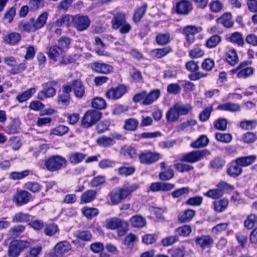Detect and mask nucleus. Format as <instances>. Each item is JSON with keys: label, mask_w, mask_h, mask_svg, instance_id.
<instances>
[{"label": "nucleus", "mask_w": 257, "mask_h": 257, "mask_svg": "<svg viewBox=\"0 0 257 257\" xmlns=\"http://www.w3.org/2000/svg\"><path fill=\"white\" fill-rule=\"evenodd\" d=\"M48 13H42L37 19L31 18L29 21L21 22L19 24V29L22 31L34 32L43 28L46 24Z\"/></svg>", "instance_id": "1"}, {"label": "nucleus", "mask_w": 257, "mask_h": 257, "mask_svg": "<svg viewBox=\"0 0 257 257\" xmlns=\"http://www.w3.org/2000/svg\"><path fill=\"white\" fill-rule=\"evenodd\" d=\"M67 160L60 155H53L45 162L46 168L50 172H56L67 167Z\"/></svg>", "instance_id": "2"}, {"label": "nucleus", "mask_w": 257, "mask_h": 257, "mask_svg": "<svg viewBox=\"0 0 257 257\" xmlns=\"http://www.w3.org/2000/svg\"><path fill=\"white\" fill-rule=\"evenodd\" d=\"M105 226L112 230L118 229L119 236L124 235L127 231V223L117 217L111 218L105 220Z\"/></svg>", "instance_id": "3"}, {"label": "nucleus", "mask_w": 257, "mask_h": 257, "mask_svg": "<svg viewBox=\"0 0 257 257\" xmlns=\"http://www.w3.org/2000/svg\"><path fill=\"white\" fill-rule=\"evenodd\" d=\"M30 242L22 240L12 241L10 244L8 249L9 257H18L20 252L24 249L30 246Z\"/></svg>", "instance_id": "4"}, {"label": "nucleus", "mask_w": 257, "mask_h": 257, "mask_svg": "<svg viewBox=\"0 0 257 257\" xmlns=\"http://www.w3.org/2000/svg\"><path fill=\"white\" fill-rule=\"evenodd\" d=\"M101 113L97 110H88L82 119V125L85 128L89 127L95 124L101 118Z\"/></svg>", "instance_id": "5"}, {"label": "nucleus", "mask_w": 257, "mask_h": 257, "mask_svg": "<svg viewBox=\"0 0 257 257\" xmlns=\"http://www.w3.org/2000/svg\"><path fill=\"white\" fill-rule=\"evenodd\" d=\"M207 154L206 150L193 151L183 155L180 159V161L193 163L201 160Z\"/></svg>", "instance_id": "6"}, {"label": "nucleus", "mask_w": 257, "mask_h": 257, "mask_svg": "<svg viewBox=\"0 0 257 257\" xmlns=\"http://www.w3.org/2000/svg\"><path fill=\"white\" fill-rule=\"evenodd\" d=\"M140 162L143 164L151 165L157 162L160 158V154L157 152L145 151L139 155Z\"/></svg>", "instance_id": "7"}, {"label": "nucleus", "mask_w": 257, "mask_h": 257, "mask_svg": "<svg viewBox=\"0 0 257 257\" xmlns=\"http://www.w3.org/2000/svg\"><path fill=\"white\" fill-rule=\"evenodd\" d=\"M126 92V87L121 84L108 90L105 93V96L109 99L115 100L121 98Z\"/></svg>", "instance_id": "8"}, {"label": "nucleus", "mask_w": 257, "mask_h": 257, "mask_svg": "<svg viewBox=\"0 0 257 257\" xmlns=\"http://www.w3.org/2000/svg\"><path fill=\"white\" fill-rule=\"evenodd\" d=\"M4 62L8 66L13 67L11 73L13 74L19 73L26 69V63H22L17 65L16 59L13 56H7L4 58Z\"/></svg>", "instance_id": "9"}, {"label": "nucleus", "mask_w": 257, "mask_h": 257, "mask_svg": "<svg viewBox=\"0 0 257 257\" xmlns=\"http://www.w3.org/2000/svg\"><path fill=\"white\" fill-rule=\"evenodd\" d=\"M31 194L25 190L17 191L13 196V201L17 205L21 206L28 203L31 198Z\"/></svg>", "instance_id": "10"}, {"label": "nucleus", "mask_w": 257, "mask_h": 257, "mask_svg": "<svg viewBox=\"0 0 257 257\" xmlns=\"http://www.w3.org/2000/svg\"><path fill=\"white\" fill-rule=\"evenodd\" d=\"M74 26L78 31H82L88 28L90 20L86 16L76 15L73 18Z\"/></svg>", "instance_id": "11"}, {"label": "nucleus", "mask_w": 257, "mask_h": 257, "mask_svg": "<svg viewBox=\"0 0 257 257\" xmlns=\"http://www.w3.org/2000/svg\"><path fill=\"white\" fill-rule=\"evenodd\" d=\"M90 68L95 72L105 74L110 73L113 71V68L111 65L97 62L91 63Z\"/></svg>", "instance_id": "12"}, {"label": "nucleus", "mask_w": 257, "mask_h": 257, "mask_svg": "<svg viewBox=\"0 0 257 257\" xmlns=\"http://www.w3.org/2000/svg\"><path fill=\"white\" fill-rule=\"evenodd\" d=\"M192 10L191 3L186 0H181L176 4L175 11L178 14L186 15Z\"/></svg>", "instance_id": "13"}, {"label": "nucleus", "mask_w": 257, "mask_h": 257, "mask_svg": "<svg viewBox=\"0 0 257 257\" xmlns=\"http://www.w3.org/2000/svg\"><path fill=\"white\" fill-rule=\"evenodd\" d=\"M254 69L248 67L246 62L241 63L239 65V71L237 74L238 78H246L253 75Z\"/></svg>", "instance_id": "14"}, {"label": "nucleus", "mask_w": 257, "mask_h": 257, "mask_svg": "<svg viewBox=\"0 0 257 257\" xmlns=\"http://www.w3.org/2000/svg\"><path fill=\"white\" fill-rule=\"evenodd\" d=\"M201 30V28H197L192 26H187L183 30V34L186 36L187 41L192 43L194 41V35Z\"/></svg>", "instance_id": "15"}, {"label": "nucleus", "mask_w": 257, "mask_h": 257, "mask_svg": "<svg viewBox=\"0 0 257 257\" xmlns=\"http://www.w3.org/2000/svg\"><path fill=\"white\" fill-rule=\"evenodd\" d=\"M195 242L201 248L205 249L210 247L213 243V239L209 235H202L196 237Z\"/></svg>", "instance_id": "16"}, {"label": "nucleus", "mask_w": 257, "mask_h": 257, "mask_svg": "<svg viewBox=\"0 0 257 257\" xmlns=\"http://www.w3.org/2000/svg\"><path fill=\"white\" fill-rule=\"evenodd\" d=\"M64 52L61 48L56 46H52L49 49L48 56L50 59L54 61H57L62 58Z\"/></svg>", "instance_id": "17"}, {"label": "nucleus", "mask_w": 257, "mask_h": 257, "mask_svg": "<svg viewBox=\"0 0 257 257\" xmlns=\"http://www.w3.org/2000/svg\"><path fill=\"white\" fill-rule=\"evenodd\" d=\"M160 95V91L159 89H155L147 93L146 91L145 99L142 101L144 105H148L157 100Z\"/></svg>", "instance_id": "18"}, {"label": "nucleus", "mask_w": 257, "mask_h": 257, "mask_svg": "<svg viewBox=\"0 0 257 257\" xmlns=\"http://www.w3.org/2000/svg\"><path fill=\"white\" fill-rule=\"evenodd\" d=\"M43 90L39 92L37 98L40 100H44L46 98L52 97L56 94V89L52 87H45L42 85Z\"/></svg>", "instance_id": "19"}, {"label": "nucleus", "mask_w": 257, "mask_h": 257, "mask_svg": "<svg viewBox=\"0 0 257 257\" xmlns=\"http://www.w3.org/2000/svg\"><path fill=\"white\" fill-rule=\"evenodd\" d=\"M138 188L137 184H127L121 188H118L122 199L124 200L130 196L131 193L136 191Z\"/></svg>", "instance_id": "20"}, {"label": "nucleus", "mask_w": 257, "mask_h": 257, "mask_svg": "<svg viewBox=\"0 0 257 257\" xmlns=\"http://www.w3.org/2000/svg\"><path fill=\"white\" fill-rule=\"evenodd\" d=\"M217 22L227 28H231L234 24L232 15L230 13L224 14L221 17L217 19Z\"/></svg>", "instance_id": "21"}, {"label": "nucleus", "mask_w": 257, "mask_h": 257, "mask_svg": "<svg viewBox=\"0 0 257 257\" xmlns=\"http://www.w3.org/2000/svg\"><path fill=\"white\" fill-rule=\"evenodd\" d=\"M242 172V169L236 160L232 162L231 165L227 170V174L232 177H236L239 176Z\"/></svg>", "instance_id": "22"}, {"label": "nucleus", "mask_w": 257, "mask_h": 257, "mask_svg": "<svg viewBox=\"0 0 257 257\" xmlns=\"http://www.w3.org/2000/svg\"><path fill=\"white\" fill-rule=\"evenodd\" d=\"M256 156L250 155L238 157L235 160L238 164L241 167H245L252 165L256 160Z\"/></svg>", "instance_id": "23"}, {"label": "nucleus", "mask_w": 257, "mask_h": 257, "mask_svg": "<svg viewBox=\"0 0 257 257\" xmlns=\"http://www.w3.org/2000/svg\"><path fill=\"white\" fill-rule=\"evenodd\" d=\"M195 214V211L194 210L188 209L179 213L178 218L179 221L181 222H186L190 221Z\"/></svg>", "instance_id": "24"}, {"label": "nucleus", "mask_w": 257, "mask_h": 257, "mask_svg": "<svg viewBox=\"0 0 257 257\" xmlns=\"http://www.w3.org/2000/svg\"><path fill=\"white\" fill-rule=\"evenodd\" d=\"M97 145L101 147L108 148L112 146L115 143V141L105 136L99 137L96 141Z\"/></svg>", "instance_id": "25"}, {"label": "nucleus", "mask_w": 257, "mask_h": 257, "mask_svg": "<svg viewBox=\"0 0 257 257\" xmlns=\"http://www.w3.org/2000/svg\"><path fill=\"white\" fill-rule=\"evenodd\" d=\"M36 89L34 87L31 88L22 93L18 94L16 100L19 102L22 103L30 99L35 93Z\"/></svg>", "instance_id": "26"}, {"label": "nucleus", "mask_w": 257, "mask_h": 257, "mask_svg": "<svg viewBox=\"0 0 257 257\" xmlns=\"http://www.w3.org/2000/svg\"><path fill=\"white\" fill-rule=\"evenodd\" d=\"M240 105L233 102H227L220 104L217 106V109L221 110L236 112L240 110Z\"/></svg>", "instance_id": "27"}, {"label": "nucleus", "mask_w": 257, "mask_h": 257, "mask_svg": "<svg viewBox=\"0 0 257 257\" xmlns=\"http://www.w3.org/2000/svg\"><path fill=\"white\" fill-rule=\"evenodd\" d=\"M86 155L80 152H72L68 156L69 162L72 164H77L81 162L85 158Z\"/></svg>", "instance_id": "28"}, {"label": "nucleus", "mask_w": 257, "mask_h": 257, "mask_svg": "<svg viewBox=\"0 0 257 257\" xmlns=\"http://www.w3.org/2000/svg\"><path fill=\"white\" fill-rule=\"evenodd\" d=\"M72 86L74 93L76 97H82L85 92V88L80 80H75L72 82Z\"/></svg>", "instance_id": "29"}, {"label": "nucleus", "mask_w": 257, "mask_h": 257, "mask_svg": "<svg viewBox=\"0 0 257 257\" xmlns=\"http://www.w3.org/2000/svg\"><path fill=\"white\" fill-rule=\"evenodd\" d=\"M125 16L122 13L116 14L112 20V27L114 29H118L121 25L126 23Z\"/></svg>", "instance_id": "30"}, {"label": "nucleus", "mask_w": 257, "mask_h": 257, "mask_svg": "<svg viewBox=\"0 0 257 257\" xmlns=\"http://www.w3.org/2000/svg\"><path fill=\"white\" fill-rule=\"evenodd\" d=\"M25 229V227L23 225H17L11 227L8 232V235L10 238H15L21 234Z\"/></svg>", "instance_id": "31"}, {"label": "nucleus", "mask_w": 257, "mask_h": 257, "mask_svg": "<svg viewBox=\"0 0 257 257\" xmlns=\"http://www.w3.org/2000/svg\"><path fill=\"white\" fill-rule=\"evenodd\" d=\"M71 249L70 243L67 241L58 242L55 246V251L59 254H63L68 251Z\"/></svg>", "instance_id": "32"}, {"label": "nucleus", "mask_w": 257, "mask_h": 257, "mask_svg": "<svg viewBox=\"0 0 257 257\" xmlns=\"http://www.w3.org/2000/svg\"><path fill=\"white\" fill-rule=\"evenodd\" d=\"M228 205V200L225 198L213 202L214 209L218 212L223 211L227 207Z\"/></svg>", "instance_id": "33"}, {"label": "nucleus", "mask_w": 257, "mask_h": 257, "mask_svg": "<svg viewBox=\"0 0 257 257\" xmlns=\"http://www.w3.org/2000/svg\"><path fill=\"white\" fill-rule=\"evenodd\" d=\"M226 59L228 63L232 66H234L238 63L239 59L236 51L234 49H231L227 52Z\"/></svg>", "instance_id": "34"}, {"label": "nucleus", "mask_w": 257, "mask_h": 257, "mask_svg": "<svg viewBox=\"0 0 257 257\" xmlns=\"http://www.w3.org/2000/svg\"><path fill=\"white\" fill-rule=\"evenodd\" d=\"M227 39L230 42L239 46H243L244 45V40L242 35L239 32L233 33Z\"/></svg>", "instance_id": "35"}, {"label": "nucleus", "mask_w": 257, "mask_h": 257, "mask_svg": "<svg viewBox=\"0 0 257 257\" xmlns=\"http://www.w3.org/2000/svg\"><path fill=\"white\" fill-rule=\"evenodd\" d=\"M109 197L113 205H116L123 200L118 188L112 190L109 193Z\"/></svg>", "instance_id": "36"}, {"label": "nucleus", "mask_w": 257, "mask_h": 257, "mask_svg": "<svg viewBox=\"0 0 257 257\" xmlns=\"http://www.w3.org/2000/svg\"><path fill=\"white\" fill-rule=\"evenodd\" d=\"M139 124V121L134 118H130L124 121L123 128L127 131H135L137 130Z\"/></svg>", "instance_id": "37"}, {"label": "nucleus", "mask_w": 257, "mask_h": 257, "mask_svg": "<svg viewBox=\"0 0 257 257\" xmlns=\"http://www.w3.org/2000/svg\"><path fill=\"white\" fill-rule=\"evenodd\" d=\"M96 192L93 190H89L84 193L81 196V200L84 203H88L94 200L96 198Z\"/></svg>", "instance_id": "38"}, {"label": "nucleus", "mask_w": 257, "mask_h": 257, "mask_svg": "<svg viewBox=\"0 0 257 257\" xmlns=\"http://www.w3.org/2000/svg\"><path fill=\"white\" fill-rule=\"evenodd\" d=\"M209 140L206 136L202 135L196 141L191 144V146L194 148H199L205 147L208 143Z\"/></svg>", "instance_id": "39"}, {"label": "nucleus", "mask_w": 257, "mask_h": 257, "mask_svg": "<svg viewBox=\"0 0 257 257\" xmlns=\"http://www.w3.org/2000/svg\"><path fill=\"white\" fill-rule=\"evenodd\" d=\"M131 224L135 227L140 228L144 227L146 224L145 219L140 215H136L130 219Z\"/></svg>", "instance_id": "40"}, {"label": "nucleus", "mask_w": 257, "mask_h": 257, "mask_svg": "<svg viewBox=\"0 0 257 257\" xmlns=\"http://www.w3.org/2000/svg\"><path fill=\"white\" fill-rule=\"evenodd\" d=\"M179 114L175 105H174L166 113V118L168 121L174 122L179 117Z\"/></svg>", "instance_id": "41"}, {"label": "nucleus", "mask_w": 257, "mask_h": 257, "mask_svg": "<svg viewBox=\"0 0 257 257\" xmlns=\"http://www.w3.org/2000/svg\"><path fill=\"white\" fill-rule=\"evenodd\" d=\"M224 191H223L222 189L216 188L209 190L207 192L204 193V195L209 198L216 199L222 197Z\"/></svg>", "instance_id": "42"}, {"label": "nucleus", "mask_w": 257, "mask_h": 257, "mask_svg": "<svg viewBox=\"0 0 257 257\" xmlns=\"http://www.w3.org/2000/svg\"><path fill=\"white\" fill-rule=\"evenodd\" d=\"M178 111L179 115H185L192 110V106L188 104H183L181 103H176L174 105Z\"/></svg>", "instance_id": "43"}, {"label": "nucleus", "mask_w": 257, "mask_h": 257, "mask_svg": "<svg viewBox=\"0 0 257 257\" xmlns=\"http://www.w3.org/2000/svg\"><path fill=\"white\" fill-rule=\"evenodd\" d=\"M74 236L82 240L89 241L92 238V235L90 231L87 230H78L74 233Z\"/></svg>", "instance_id": "44"}, {"label": "nucleus", "mask_w": 257, "mask_h": 257, "mask_svg": "<svg viewBox=\"0 0 257 257\" xmlns=\"http://www.w3.org/2000/svg\"><path fill=\"white\" fill-rule=\"evenodd\" d=\"M257 223V215L254 214L249 215L244 220V224L248 229H251Z\"/></svg>", "instance_id": "45"}, {"label": "nucleus", "mask_w": 257, "mask_h": 257, "mask_svg": "<svg viewBox=\"0 0 257 257\" xmlns=\"http://www.w3.org/2000/svg\"><path fill=\"white\" fill-rule=\"evenodd\" d=\"M221 41V38L218 35H213L208 39L206 46L208 48L215 47Z\"/></svg>", "instance_id": "46"}, {"label": "nucleus", "mask_w": 257, "mask_h": 257, "mask_svg": "<svg viewBox=\"0 0 257 257\" xmlns=\"http://www.w3.org/2000/svg\"><path fill=\"white\" fill-rule=\"evenodd\" d=\"M156 41L160 45L167 44L170 41V35L168 33H160L156 37Z\"/></svg>", "instance_id": "47"}, {"label": "nucleus", "mask_w": 257, "mask_h": 257, "mask_svg": "<svg viewBox=\"0 0 257 257\" xmlns=\"http://www.w3.org/2000/svg\"><path fill=\"white\" fill-rule=\"evenodd\" d=\"M21 39V35L19 33H12L6 37L5 41L8 43L15 45L20 41Z\"/></svg>", "instance_id": "48"}, {"label": "nucleus", "mask_w": 257, "mask_h": 257, "mask_svg": "<svg viewBox=\"0 0 257 257\" xmlns=\"http://www.w3.org/2000/svg\"><path fill=\"white\" fill-rule=\"evenodd\" d=\"M171 51L170 47H166L161 49H156L152 51L153 55L157 58H162Z\"/></svg>", "instance_id": "49"}, {"label": "nucleus", "mask_w": 257, "mask_h": 257, "mask_svg": "<svg viewBox=\"0 0 257 257\" xmlns=\"http://www.w3.org/2000/svg\"><path fill=\"white\" fill-rule=\"evenodd\" d=\"M147 5L145 4L139 8L135 12L134 15V20L135 22H139L143 18L146 13Z\"/></svg>", "instance_id": "50"}, {"label": "nucleus", "mask_w": 257, "mask_h": 257, "mask_svg": "<svg viewBox=\"0 0 257 257\" xmlns=\"http://www.w3.org/2000/svg\"><path fill=\"white\" fill-rule=\"evenodd\" d=\"M81 210L83 214L89 219L96 216L98 213V209L95 208L84 207Z\"/></svg>", "instance_id": "51"}, {"label": "nucleus", "mask_w": 257, "mask_h": 257, "mask_svg": "<svg viewBox=\"0 0 257 257\" xmlns=\"http://www.w3.org/2000/svg\"><path fill=\"white\" fill-rule=\"evenodd\" d=\"M59 231L58 226L54 223H51L46 225L44 232L47 235L52 236L58 232Z\"/></svg>", "instance_id": "52"}, {"label": "nucleus", "mask_w": 257, "mask_h": 257, "mask_svg": "<svg viewBox=\"0 0 257 257\" xmlns=\"http://www.w3.org/2000/svg\"><path fill=\"white\" fill-rule=\"evenodd\" d=\"M92 106L96 109H101L105 107L106 102L104 99L101 97H96L92 102Z\"/></svg>", "instance_id": "53"}, {"label": "nucleus", "mask_w": 257, "mask_h": 257, "mask_svg": "<svg viewBox=\"0 0 257 257\" xmlns=\"http://www.w3.org/2000/svg\"><path fill=\"white\" fill-rule=\"evenodd\" d=\"M174 173L173 169H168L166 171L161 172L159 174V178L163 181H167L171 179L174 177Z\"/></svg>", "instance_id": "54"}, {"label": "nucleus", "mask_w": 257, "mask_h": 257, "mask_svg": "<svg viewBox=\"0 0 257 257\" xmlns=\"http://www.w3.org/2000/svg\"><path fill=\"white\" fill-rule=\"evenodd\" d=\"M68 127L63 125H60L55 128L52 129L50 134L57 136H62L68 131Z\"/></svg>", "instance_id": "55"}, {"label": "nucleus", "mask_w": 257, "mask_h": 257, "mask_svg": "<svg viewBox=\"0 0 257 257\" xmlns=\"http://www.w3.org/2000/svg\"><path fill=\"white\" fill-rule=\"evenodd\" d=\"M216 139L221 142L228 143L232 140V136L229 134L217 133L215 134Z\"/></svg>", "instance_id": "56"}, {"label": "nucleus", "mask_w": 257, "mask_h": 257, "mask_svg": "<svg viewBox=\"0 0 257 257\" xmlns=\"http://www.w3.org/2000/svg\"><path fill=\"white\" fill-rule=\"evenodd\" d=\"M203 201V198L201 196H196L189 198L186 202L185 204L189 206H200Z\"/></svg>", "instance_id": "57"}, {"label": "nucleus", "mask_w": 257, "mask_h": 257, "mask_svg": "<svg viewBox=\"0 0 257 257\" xmlns=\"http://www.w3.org/2000/svg\"><path fill=\"white\" fill-rule=\"evenodd\" d=\"M105 182V177L103 175H98L94 177L90 182V185L92 187H96L103 185Z\"/></svg>", "instance_id": "58"}, {"label": "nucleus", "mask_w": 257, "mask_h": 257, "mask_svg": "<svg viewBox=\"0 0 257 257\" xmlns=\"http://www.w3.org/2000/svg\"><path fill=\"white\" fill-rule=\"evenodd\" d=\"M24 188L34 193L39 192L41 190V186L38 183L28 182L25 184Z\"/></svg>", "instance_id": "59"}, {"label": "nucleus", "mask_w": 257, "mask_h": 257, "mask_svg": "<svg viewBox=\"0 0 257 257\" xmlns=\"http://www.w3.org/2000/svg\"><path fill=\"white\" fill-rule=\"evenodd\" d=\"M257 125L256 120H244L240 122V126L244 130H252Z\"/></svg>", "instance_id": "60"}, {"label": "nucleus", "mask_w": 257, "mask_h": 257, "mask_svg": "<svg viewBox=\"0 0 257 257\" xmlns=\"http://www.w3.org/2000/svg\"><path fill=\"white\" fill-rule=\"evenodd\" d=\"M225 164V161L219 158H214L210 161V165L211 168L214 169L222 168Z\"/></svg>", "instance_id": "61"}, {"label": "nucleus", "mask_w": 257, "mask_h": 257, "mask_svg": "<svg viewBox=\"0 0 257 257\" xmlns=\"http://www.w3.org/2000/svg\"><path fill=\"white\" fill-rule=\"evenodd\" d=\"M197 122L194 119H189L187 120L179 125L177 126V130L178 131H183L185 130L186 128L189 127V126H194L196 124Z\"/></svg>", "instance_id": "62"}, {"label": "nucleus", "mask_w": 257, "mask_h": 257, "mask_svg": "<svg viewBox=\"0 0 257 257\" xmlns=\"http://www.w3.org/2000/svg\"><path fill=\"white\" fill-rule=\"evenodd\" d=\"M192 229L189 225H184L176 229V231L181 236H187L191 232Z\"/></svg>", "instance_id": "63"}, {"label": "nucleus", "mask_w": 257, "mask_h": 257, "mask_svg": "<svg viewBox=\"0 0 257 257\" xmlns=\"http://www.w3.org/2000/svg\"><path fill=\"white\" fill-rule=\"evenodd\" d=\"M110 122L107 120L100 122L96 126V129L98 134H102L108 129Z\"/></svg>", "instance_id": "64"}]
</instances>
